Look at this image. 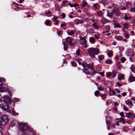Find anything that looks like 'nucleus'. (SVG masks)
I'll list each match as a JSON object with an SVG mask.
<instances>
[{
	"label": "nucleus",
	"instance_id": "f257e3e1",
	"mask_svg": "<svg viewBox=\"0 0 135 135\" xmlns=\"http://www.w3.org/2000/svg\"><path fill=\"white\" fill-rule=\"evenodd\" d=\"M4 100H0V107L4 110H8L9 107L8 103L10 104L11 99L10 98L6 95L3 97Z\"/></svg>",
	"mask_w": 135,
	"mask_h": 135
},
{
	"label": "nucleus",
	"instance_id": "f03ea898",
	"mask_svg": "<svg viewBox=\"0 0 135 135\" xmlns=\"http://www.w3.org/2000/svg\"><path fill=\"white\" fill-rule=\"evenodd\" d=\"M20 129L22 131L23 134L21 135H26L27 132L29 131V133L33 134V132L31 131L28 126L24 123H21L19 125Z\"/></svg>",
	"mask_w": 135,
	"mask_h": 135
},
{
	"label": "nucleus",
	"instance_id": "7ed1b4c3",
	"mask_svg": "<svg viewBox=\"0 0 135 135\" xmlns=\"http://www.w3.org/2000/svg\"><path fill=\"white\" fill-rule=\"evenodd\" d=\"M89 55L92 58L95 57V55H98L99 53V50L96 48L91 47L87 49Z\"/></svg>",
	"mask_w": 135,
	"mask_h": 135
},
{
	"label": "nucleus",
	"instance_id": "20e7f679",
	"mask_svg": "<svg viewBox=\"0 0 135 135\" xmlns=\"http://www.w3.org/2000/svg\"><path fill=\"white\" fill-rule=\"evenodd\" d=\"M8 121V117L5 115H2L0 118V130L3 129V127L7 123Z\"/></svg>",
	"mask_w": 135,
	"mask_h": 135
},
{
	"label": "nucleus",
	"instance_id": "39448f33",
	"mask_svg": "<svg viewBox=\"0 0 135 135\" xmlns=\"http://www.w3.org/2000/svg\"><path fill=\"white\" fill-rule=\"evenodd\" d=\"M126 54L129 56L133 55V50L132 49H130L128 50L126 52Z\"/></svg>",
	"mask_w": 135,
	"mask_h": 135
},
{
	"label": "nucleus",
	"instance_id": "423d86ee",
	"mask_svg": "<svg viewBox=\"0 0 135 135\" xmlns=\"http://www.w3.org/2000/svg\"><path fill=\"white\" fill-rule=\"evenodd\" d=\"M89 41L92 44H94L95 43V39L93 37H90L89 38Z\"/></svg>",
	"mask_w": 135,
	"mask_h": 135
},
{
	"label": "nucleus",
	"instance_id": "0eeeda50",
	"mask_svg": "<svg viewBox=\"0 0 135 135\" xmlns=\"http://www.w3.org/2000/svg\"><path fill=\"white\" fill-rule=\"evenodd\" d=\"M101 22L103 24H105L106 23H109L110 22V21L104 18H102Z\"/></svg>",
	"mask_w": 135,
	"mask_h": 135
},
{
	"label": "nucleus",
	"instance_id": "6e6552de",
	"mask_svg": "<svg viewBox=\"0 0 135 135\" xmlns=\"http://www.w3.org/2000/svg\"><path fill=\"white\" fill-rule=\"evenodd\" d=\"M87 66L90 69L93 70H94V66L93 65V64H87Z\"/></svg>",
	"mask_w": 135,
	"mask_h": 135
},
{
	"label": "nucleus",
	"instance_id": "1a4fd4ad",
	"mask_svg": "<svg viewBox=\"0 0 135 135\" xmlns=\"http://www.w3.org/2000/svg\"><path fill=\"white\" fill-rule=\"evenodd\" d=\"M126 104L128 105L131 108L133 105V104L132 101H129L128 100L126 101Z\"/></svg>",
	"mask_w": 135,
	"mask_h": 135
},
{
	"label": "nucleus",
	"instance_id": "9d476101",
	"mask_svg": "<svg viewBox=\"0 0 135 135\" xmlns=\"http://www.w3.org/2000/svg\"><path fill=\"white\" fill-rule=\"evenodd\" d=\"M68 34L70 35H72L74 34L75 31L74 30H71L70 31H68L67 32Z\"/></svg>",
	"mask_w": 135,
	"mask_h": 135
},
{
	"label": "nucleus",
	"instance_id": "9b49d317",
	"mask_svg": "<svg viewBox=\"0 0 135 135\" xmlns=\"http://www.w3.org/2000/svg\"><path fill=\"white\" fill-rule=\"evenodd\" d=\"M72 40L70 37H68L66 38V41L67 43L71 42L72 41Z\"/></svg>",
	"mask_w": 135,
	"mask_h": 135
},
{
	"label": "nucleus",
	"instance_id": "f8f14e48",
	"mask_svg": "<svg viewBox=\"0 0 135 135\" xmlns=\"http://www.w3.org/2000/svg\"><path fill=\"white\" fill-rule=\"evenodd\" d=\"M124 75H119L118 76V79L120 81L121 80H124Z\"/></svg>",
	"mask_w": 135,
	"mask_h": 135
},
{
	"label": "nucleus",
	"instance_id": "ddd939ff",
	"mask_svg": "<svg viewBox=\"0 0 135 135\" xmlns=\"http://www.w3.org/2000/svg\"><path fill=\"white\" fill-rule=\"evenodd\" d=\"M129 80L131 82H133L135 81V77L133 76H131L129 78Z\"/></svg>",
	"mask_w": 135,
	"mask_h": 135
},
{
	"label": "nucleus",
	"instance_id": "4468645a",
	"mask_svg": "<svg viewBox=\"0 0 135 135\" xmlns=\"http://www.w3.org/2000/svg\"><path fill=\"white\" fill-rule=\"evenodd\" d=\"M69 6L71 7H76L78 6V4L77 3L74 4L70 3Z\"/></svg>",
	"mask_w": 135,
	"mask_h": 135
},
{
	"label": "nucleus",
	"instance_id": "2eb2a0df",
	"mask_svg": "<svg viewBox=\"0 0 135 135\" xmlns=\"http://www.w3.org/2000/svg\"><path fill=\"white\" fill-rule=\"evenodd\" d=\"M113 12L114 13V14L115 13L116 15H118L119 11L118 9H113Z\"/></svg>",
	"mask_w": 135,
	"mask_h": 135
},
{
	"label": "nucleus",
	"instance_id": "dca6fc26",
	"mask_svg": "<svg viewBox=\"0 0 135 135\" xmlns=\"http://www.w3.org/2000/svg\"><path fill=\"white\" fill-rule=\"evenodd\" d=\"M131 71L135 73V67L134 65H132L131 67Z\"/></svg>",
	"mask_w": 135,
	"mask_h": 135
},
{
	"label": "nucleus",
	"instance_id": "f3484780",
	"mask_svg": "<svg viewBox=\"0 0 135 135\" xmlns=\"http://www.w3.org/2000/svg\"><path fill=\"white\" fill-rule=\"evenodd\" d=\"M94 28L96 29H98L99 28V26L96 23H95L92 24Z\"/></svg>",
	"mask_w": 135,
	"mask_h": 135
},
{
	"label": "nucleus",
	"instance_id": "a211bd4d",
	"mask_svg": "<svg viewBox=\"0 0 135 135\" xmlns=\"http://www.w3.org/2000/svg\"><path fill=\"white\" fill-rule=\"evenodd\" d=\"M6 88L4 87H2V86H1L0 87V91L1 92H3L5 91H6Z\"/></svg>",
	"mask_w": 135,
	"mask_h": 135
},
{
	"label": "nucleus",
	"instance_id": "6ab92c4d",
	"mask_svg": "<svg viewBox=\"0 0 135 135\" xmlns=\"http://www.w3.org/2000/svg\"><path fill=\"white\" fill-rule=\"evenodd\" d=\"M114 14V13L113 11L111 12V13L107 12V15L109 17H112L113 15Z\"/></svg>",
	"mask_w": 135,
	"mask_h": 135
},
{
	"label": "nucleus",
	"instance_id": "aec40b11",
	"mask_svg": "<svg viewBox=\"0 0 135 135\" xmlns=\"http://www.w3.org/2000/svg\"><path fill=\"white\" fill-rule=\"evenodd\" d=\"M64 49L65 50L67 49L68 48V45L65 42L63 43Z\"/></svg>",
	"mask_w": 135,
	"mask_h": 135
},
{
	"label": "nucleus",
	"instance_id": "412c9836",
	"mask_svg": "<svg viewBox=\"0 0 135 135\" xmlns=\"http://www.w3.org/2000/svg\"><path fill=\"white\" fill-rule=\"evenodd\" d=\"M100 96L101 97L102 99L104 100L107 96V94L105 93L100 95Z\"/></svg>",
	"mask_w": 135,
	"mask_h": 135
},
{
	"label": "nucleus",
	"instance_id": "4be33fe9",
	"mask_svg": "<svg viewBox=\"0 0 135 135\" xmlns=\"http://www.w3.org/2000/svg\"><path fill=\"white\" fill-rule=\"evenodd\" d=\"M126 115L127 118H130L132 115V114L130 113H126Z\"/></svg>",
	"mask_w": 135,
	"mask_h": 135
},
{
	"label": "nucleus",
	"instance_id": "5701e85b",
	"mask_svg": "<svg viewBox=\"0 0 135 135\" xmlns=\"http://www.w3.org/2000/svg\"><path fill=\"white\" fill-rule=\"evenodd\" d=\"M117 74V72L115 70H113L112 71V77L113 78H114L115 77Z\"/></svg>",
	"mask_w": 135,
	"mask_h": 135
},
{
	"label": "nucleus",
	"instance_id": "b1692460",
	"mask_svg": "<svg viewBox=\"0 0 135 135\" xmlns=\"http://www.w3.org/2000/svg\"><path fill=\"white\" fill-rule=\"evenodd\" d=\"M111 117L110 116H108L106 118V120H107L109 122H111Z\"/></svg>",
	"mask_w": 135,
	"mask_h": 135
},
{
	"label": "nucleus",
	"instance_id": "393cba45",
	"mask_svg": "<svg viewBox=\"0 0 135 135\" xmlns=\"http://www.w3.org/2000/svg\"><path fill=\"white\" fill-rule=\"evenodd\" d=\"M83 44L84 45V47L86 48L87 47V45L86 44V41L85 40H84L83 42Z\"/></svg>",
	"mask_w": 135,
	"mask_h": 135
},
{
	"label": "nucleus",
	"instance_id": "a878e982",
	"mask_svg": "<svg viewBox=\"0 0 135 135\" xmlns=\"http://www.w3.org/2000/svg\"><path fill=\"white\" fill-rule=\"evenodd\" d=\"M68 1L67 0L63 1L62 2V5L61 6H63L66 5V3H67Z\"/></svg>",
	"mask_w": 135,
	"mask_h": 135
},
{
	"label": "nucleus",
	"instance_id": "bb28decb",
	"mask_svg": "<svg viewBox=\"0 0 135 135\" xmlns=\"http://www.w3.org/2000/svg\"><path fill=\"white\" fill-rule=\"evenodd\" d=\"M100 92L98 90H97L94 92V94L95 96H97L99 94Z\"/></svg>",
	"mask_w": 135,
	"mask_h": 135
},
{
	"label": "nucleus",
	"instance_id": "cd10ccee",
	"mask_svg": "<svg viewBox=\"0 0 135 135\" xmlns=\"http://www.w3.org/2000/svg\"><path fill=\"white\" fill-rule=\"evenodd\" d=\"M104 56L103 55H101V56H99L98 58L100 60H101L102 59H104Z\"/></svg>",
	"mask_w": 135,
	"mask_h": 135
},
{
	"label": "nucleus",
	"instance_id": "c85d7f7f",
	"mask_svg": "<svg viewBox=\"0 0 135 135\" xmlns=\"http://www.w3.org/2000/svg\"><path fill=\"white\" fill-rule=\"evenodd\" d=\"M83 3L81 5L83 7H84V6H85L86 4L87 3L85 1H83Z\"/></svg>",
	"mask_w": 135,
	"mask_h": 135
},
{
	"label": "nucleus",
	"instance_id": "c756f323",
	"mask_svg": "<svg viewBox=\"0 0 135 135\" xmlns=\"http://www.w3.org/2000/svg\"><path fill=\"white\" fill-rule=\"evenodd\" d=\"M50 23V21L49 20H47L45 21V23L46 25H48Z\"/></svg>",
	"mask_w": 135,
	"mask_h": 135
},
{
	"label": "nucleus",
	"instance_id": "7c9ffc66",
	"mask_svg": "<svg viewBox=\"0 0 135 135\" xmlns=\"http://www.w3.org/2000/svg\"><path fill=\"white\" fill-rule=\"evenodd\" d=\"M106 63L108 64H111L112 62V61L110 60H109L105 61Z\"/></svg>",
	"mask_w": 135,
	"mask_h": 135
},
{
	"label": "nucleus",
	"instance_id": "2f4dec72",
	"mask_svg": "<svg viewBox=\"0 0 135 135\" xmlns=\"http://www.w3.org/2000/svg\"><path fill=\"white\" fill-rule=\"evenodd\" d=\"M97 14L99 16H101L102 14V12L101 11H98L97 13Z\"/></svg>",
	"mask_w": 135,
	"mask_h": 135
},
{
	"label": "nucleus",
	"instance_id": "473e14b6",
	"mask_svg": "<svg viewBox=\"0 0 135 135\" xmlns=\"http://www.w3.org/2000/svg\"><path fill=\"white\" fill-rule=\"evenodd\" d=\"M126 60V58L124 57H123L121 59V61L123 63Z\"/></svg>",
	"mask_w": 135,
	"mask_h": 135
},
{
	"label": "nucleus",
	"instance_id": "72a5a7b5",
	"mask_svg": "<svg viewBox=\"0 0 135 135\" xmlns=\"http://www.w3.org/2000/svg\"><path fill=\"white\" fill-rule=\"evenodd\" d=\"M98 5V4L97 3H96L94 4L93 5V7L94 8H98L97 6Z\"/></svg>",
	"mask_w": 135,
	"mask_h": 135
},
{
	"label": "nucleus",
	"instance_id": "f704fd0d",
	"mask_svg": "<svg viewBox=\"0 0 135 135\" xmlns=\"http://www.w3.org/2000/svg\"><path fill=\"white\" fill-rule=\"evenodd\" d=\"M112 52L111 51H109L107 55L109 57H111L112 55Z\"/></svg>",
	"mask_w": 135,
	"mask_h": 135
},
{
	"label": "nucleus",
	"instance_id": "c9c22d12",
	"mask_svg": "<svg viewBox=\"0 0 135 135\" xmlns=\"http://www.w3.org/2000/svg\"><path fill=\"white\" fill-rule=\"evenodd\" d=\"M98 90L100 91L103 90H104L103 88H102L100 86H99L98 87Z\"/></svg>",
	"mask_w": 135,
	"mask_h": 135
},
{
	"label": "nucleus",
	"instance_id": "e433bc0d",
	"mask_svg": "<svg viewBox=\"0 0 135 135\" xmlns=\"http://www.w3.org/2000/svg\"><path fill=\"white\" fill-rule=\"evenodd\" d=\"M117 39L119 40H120L122 39L121 36H118L117 37H116Z\"/></svg>",
	"mask_w": 135,
	"mask_h": 135
},
{
	"label": "nucleus",
	"instance_id": "4c0bfd02",
	"mask_svg": "<svg viewBox=\"0 0 135 135\" xmlns=\"http://www.w3.org/2000/svg\"><path fill=\"white\" fill-rule=\"evenodd\" d=\"M79 38L81 40H85L86 39V37H82L81 36H79Z\"/></svg>",
	"mask_w": 135,
	"mask_h": 135
},
{
	"label": "nucleus",
	"instance_id": "58836bf2",
	"mask_svg": "<svg viewBox=\"0 0 135 135\" xmlns=\"http://www.w3.org/2000/svg\"><path fill=\"white\" fill-rule=\"evenodd\" d=\"M87 64L86 63H82L81 65L83 66L84 68H85L86 66H87Z\"/></svg>",
	"mask_w": 135,
	"mask_h": 135
},
{
	"label": "nucleus",
	"instance_id": "ea45409f",
	"mask_svg": "<svg viewBox=\"0 0 135 135\" xmlns=\"http://www.w3.org/2000/svg\"><path fill=\"white\" fill-rule=\"evenodd\" d=\"M71 64L72 66L75 67L76 65V63L73 61H72L71 62Z\"/></svg>",
	"mask_w": 135,
	"mask_h": 135
},
{
	"label": "nucleus",
	"instance_id": "a19ab883",
	"mask_svg": "<svg viewBox=\"0 0 135 135\" xmlns=\"http://www.w3.org/2000/svg\"><path fill=\"white\" fill-rule=\"evenodd\" d=\"M80 50L79 49H78L76 51V54L78 55H80Z\"/></svg>",
	"mask_w": 135,
	"mask_h": 135
},
{
	"label": "nucleus",
	"instance_id": "79ce46f5",
	"mask_svg": "<svg viewBox=\"0 0 135 135\" xmlns=\"http://www.w3.org/2000/svg\"><path fill=\"white\" fill-rule=\"evenodd\" d=\"M14 3L15 5L17 6V8H20V7H19V6H21V4H19L17 3H15V2Z\"/></svg>",
	"mask_w": 135,
	"mask_h": 135
},
{
	"label": "nucleus",
	"instance_id": "37998d69",
	"mask_svg": "<svg viewBox=\"0 0 135 135\" xmlns=\"http://www.w3.org/2000/svg\"><path fill=\"white\" fill-rule=\"evenodd\" d=\"M106 76L107 77H110L111 76V73L110 72H108L107 73Z\"/></svg>",
	"mask_w": 135,
	"mask_h": 135
},
{
	"label": "nucleus",
	"instance_id": "c03bdc74",
	"mask_svg": "<svg viewBox=\"0 0 135 135\" xmlns=\"http://www.w3.org/2000/svg\"><path fill=\"white\" fill-rule=\"evenodd\" d=\"M120 115L122 117H124V113L123 112H122L120 113Z\"/></svg>",
	"mask_w": 135,
	"mask_h": 135
},
{
	"label": "nucleus",
	"instance_id": "a18cd8bd",
	"mask_svg": "<svg viewBox=\"0 0 135 135\" xmlns=\"http://www.w3.org/2000/svg\"><path fill=\"white\" fill-rule=\"evenodd\" d=\"M114 27H118L119 28H120L121 26L119 24H117L114 25Z\"/></svg>",
	"mask_w": 135,
	"mask_h": 135
},
{
	"label": "nucleus",
	"instance_id": "49530a36",
	"mask_svg": "<svg viewBox=\"0 0 135 135\" xmlns=\"http://www.w3.org/2000/svg\"><path fill=\"white\" fill-rule=\"evenodd\" d=\"M85 73L86 75H87V74L90 75V73L89 70L88 71H85Z\"/></svg>",
	"mask_w": 135,
	"mask_h": 135
},
{
	"label": "nucleus",
	"instance_id": "de8ad7c7",
	"mask_svg": "<svg viewBox=\"0 0 135 135\" xmlns=\"http://www.w3.org/2000/svg\"><path fill=\"white\" fill-rule=\"evenodd\" d=\"M51 14V12L49 10L47 12H46L45 14L46 15Z\"/></svg>",
	"mask_w": 135,
	"mask_h": 135
},
{
	"label": "nucleus",
	"instance_id": "09e8293b",
	"mask_svg": "<svg viewBox=\"0 0 135 135\" xmlns=\"http://www.w3.org/2000/svg\"><path fill=\"white\" fill-rule=\"evenodd\" d=\"M94 37L97 39H98L99 38V37L96 34H95Z\"/></svg>",
	"mask_w": 135,
	"mask_h": 135
},
{
	"label": "nucleus",
	"instance_id": "8fccbe9b",
	"mask_svg": "<svg viewBox=\"0 0 135 135\" xmlns=\"http://www.w3.org/2000/svg\"><path fill=\"white\" fill-rule=\"evenodd\" d=\"M98 73L101 75L102 76H104V74L103 72H99Z\"/></svg>",
	"mask_w": 135,
	"mask_h": 135
},
{
	"label": "nucleus",
	"instance_id": "3c124183",
	"mask_svg": "<svg viewBox=\"0 0 135 135\" xmlns=\"http://www.w3.org/2000/svg\"><path fill=\"white\" fill-rule=\"evenodd\" d=\"M125 119L124 118V117H122L120 119V121H123Z\"/></svg>",
	"mask_w": 135,
	"mask_h": 135
},
{
	"label": "nucleus",
	"instance_id": "603ef678",
	"mask_svg": "<svg viewBox=\"0 0 135 135\" xmlns=\"http://www.w3.org/2000/svg\"><path fill=\"white\" fill-rule=\"evenodd\" d=\"M66 25L64 24H62L61 25V28H63V27H64L65 26H66Z\"/></svg>",
	"mask_w": 135,
	"mask_h": 135
},
{
	"label": "nucleus",
	"instance_id": "864d4df0",
	"mask_svg": "<svg viewBox=\"0 0 135 135\" xmlns=\"http://www.w3.org/2000/svg\"><path fill=\"white\" fill-rule=\"evenodd\" d=\"M62 32L61 31H60L58 32V34L59 35H60L62 34Z\"/></svg>",
	"mask_w": 135,
	"mask_h": 135
},
{
	"label": "nucleus",
	"instance_id": "5fc2aeb1",
	"mask_svg": "<svg viewBox=\"0 0 135 135\" xmlns=\"http://www.w3.org/2000/svg\"><path fill=\"white\" fill-rule=\"evenodd\" d=\"M57 17H54V19L53 20L54 21H57L58 20H57Z\"/></svg>",
	"mask_w": 135,
	"mask_h": 135
},
{
	"label": "nucleus",
	"instance_id": "6e6d98bb",
	"mask_svg": "<svg viewBox=\"0 0 135 135\" xmlns=\"http://www.w3.org/2000/svg\"><path fill=\"white\" fill-rule=\"evenodd\" d=\"M125 37L126 38H128L129 37V35L128 34H126L125 35Z\"/></svg>",
	"mask_w": 135,
	"mask_h": 135
},
{
	"label": "nucleus",
	"instance_id": "4d7b16f0",
	"mask_svg": "<svg viewBox=\"0 0 135 135\" xmlns=\"http://www.w3.org/2000/svg\"><path fill=\"white\" fill-rule=\"evenodd\" d=\"M128 108L126 107H125L124 108V110L125 111H127L128 110Z\"/></svg>",
	"mask_w": 135,
	"mask_h": 135
},
{
	"label": "nucleus",
	"instance_id": "13d9d810",
	"mask_svg": "<svg viewBox=\"0 0 135 135\" xmlns=\"http://www.w3.org/2000/svg\"><path fill=\"white\" fill-rule=\"evenodd\" d=\"M124 18L126 20H128V18L127 17V15L126 14H125V16L124 17Z\"/></svg>",
	"mask_w": 135,
	"mask_h": 135
},
{
	"label": "nucleus",
	"instance_id": "bf43d9fd",
	"mask_svg": "<svg viewBox=\"0 0 135 135\" xmlns=\"http://www.w3.org/2000/svg\"><path fill=\"white\" fill-rule=\"evenodd\" d=\"M78 21L79 22V23H83V21L82 20H80Z\"/></svg>",
	"mask_w": 135,
	"mask_h": 135
},
{
	"label": "nucleus",
	"instance_id": "052dcab7",
	"mask_svg": "<svg viewBox=\"0 0 135 135\" xmlns=\"http://www.w3.org/2000/svg\"><path fill=\"white\" fill-rule=\"evenodd\" d=\"M61 16L62 17H63L64 18H65V15L64 13H62L61 15Z\"/></svg>",
	"mask_w": 135,
	"mask_h": 135
},
{
	"label": "nucleus",
	"instance_id": "680f3d73",
	"mask_svg": "<svg viewBox=\"0 0 135 135\" xmlns=\"http://www.w3.org/2000/svg\"><path fill=\"white\" fill-rule=\"evenodd\" d=\"M29 131H28L27 132V134L28 133V135H33L34 134V133L33 134H32L31 133H29Z\"/></svg>",
	"mask_w": 135,
	"mask_h": 135
},
{
	"label": "nucleus",
	"instance_id": "e2e57ef3",
	"mask_svg": "<svg viewBox=\"0 0 135 135\" xmlns=\"http://www.w3.org/2000/svg\"><path fill=\"white\" fill-rule=\"evenodd\" d=\"M76 60L78 62L79 64V65H81V63H81L80 61H79V60H78V59H76Z\"/></svg>",
	"mask_w": 135,
	"mask_h": 135
},
{
	"label": "nucleus",
	"instance_id": "0e129e2a",
	"mask_svg": "<svg viewBox=\"0 0 135 135\" xmlns=\"http://www.w3.org/2000/svg\"><path fill=\"white\" fill-rule=\"evenodd\" d=\"M83 69L85 71H88L89 70L87 68H84Z\"/></svg>",
	"mask_w": 135,
	"mask_h": 135
},
{
	"label": "nucleus",
	"instance_id": "69168bd1",
	"mask_svg": "<svg viewBox=\"0 0 135 135\" xmlns=\"http://www.w3.org/2000/svg\"><path fill=\"white\" fill-rule=\"evenodd\" d=\"M56 22L54 23V24H55V25H57L58 24H59V21H55Z\"/></svg>",
	"mask_w": 135,
	"mask_h": 135
},
{
	"label": "nucleus",
	"instance_id": "338daca9",
	"mask_svg": "<svg viewBox=\"0 0 135 135\" xmlns=\"http://www.w3.org/2000/svg\"><path fill=\"white\" fill-rule=\"evenodd\" d=\"M116 84L117 85L119 86H120L122 85V84H120L119 82H118L116 83Z\"/></svg>",
	"mask_w": 135,
	"mask_h": 135
},
{
	"label": "nucleus",
	"instance_id": "774afa93",
	"mask_svg": "<svg viewBox=\"0 0 135 135\" xmlns=\"http://www.w3.org/2000/svg\"><path fill=\"white\" fill-rule=\"evenodd\" d=\"M114 104L115 106H117L118 105V104L117 102H115L114 103Z\"/></svg>",
	"mask_w": 135,
	"mask_h": 135
}]
</instances>
